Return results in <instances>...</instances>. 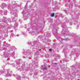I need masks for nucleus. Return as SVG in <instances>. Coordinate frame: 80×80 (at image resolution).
<instances>
[{
  "label": "nucleus",
  "instance_id": "nucleus-1",
  "mask_svg": "<svg viewBox=\"0 0 80 80\" xmlns=\"http://www.w3.org/2000/svg\"><path fill=\"white\" fill-rule=\"evenodd\" d=\"M4 73V75L6 77H9L11 76L12 74V72L8 70H5L3 72V71L1 70L0 71V73Z\"/></svg>",
  "mask_w": 80,
  "mask_h": 80
},
{
  "label": "nucleus",
  "instance_id": "nucleus-2",
  "mask_svg": "<svg viewBox=\"0 0 80 80\" xmlns=\"http://www.w3.org/2000/svg\"><path fill=\"white\" fill-rule=\"evenodd\" d=\"M12 27V25H7L5 26V28L7 29H8L9 28H11Z\"/></svg>",
  "mask_w": 80,
  "mask_h": 80
},
{
  "label": "nucleus",
  "instance_id": "nucleus-3",
  "mask_svg": "<svg viewBox=\"0 0 80 80\" xmlns=\"http://www.w3.org/2000/svg\"><path fill=\"white\" fill-rule=\"evenodd\" d=\"M7 7V5H6V4L5 3H3V4H2L1 7L2 8H3L4 7Z\"/></svg>",
  "mask_w": 80,
  "mask_h": 80
},
{
  "label": "nucleus",
  "instance_id": "nucleus-4",
  "mask_svg": "<svg viewBox=\"0 0 80 80\" xmlns=\"http://www.w3.org/2000/svg\"><path fill=\"white\" fill-rule=\"evenodd\" d=\"M18 24L17 23H15L14 24V26L13 27L14 28V29H15V30H16V27H18Z\"/></svg>",
  "mask_w": 80,
  "mask_h": 80
},
{
  "label": "nucleus",
  "instance_id": "nucleus-5",
  "mask_svg": "<svg viewBox=\"0 0 80 80\" xmlns=\"http://www.w3.org/2000/svg\"><path fill=\"white\" fill-rule=\"evenodd\" d=\"M6 53V51L5 52L4 56L5 57H8V54L5 53Z\"/></svg>",
  "mask_w": 80,
  "mask_h": 80
},
{
  "label": "nucleus",
  "instance_id": "nucleus-6",
  "mask_svg": "<svg viewBox=\"0 0 80 80\" xmlns=\"http://www.w3.org/2000/svg\"><path fill=\"white\" fill-rule=\"evenodd\" d=\"M11 14L13 15L15 14V11L13 10V11H11Z\"/></svg>",
  "mask_w": 80,
  "mask_h": 80
},
{
  "label": "nucleus",
  "instance_id": "nucleus-7",
  "mask_svg": "<svg viewBox=\"0 0 80 80\" xmlns=\"http://www.w3.org/2000/svg\"><path fill=\"white\" fill-rule=\"evenodd\" d=\"M4 22L5 23H7L9 21H8V20L7 19L6 20L5 19L4 20Z\"/></svg>",
  "mask_w": 80,
  "mask_h": 80
},
{
  "label": "nucleus",
  "instance_id": "nucleus-8",
  "mask_svg": "<svg viewBox=\"0 0 80 80\" xmlns=\"http://www.w3.org/2000/svg\"><path fill=\"white\" fill-rule=\"evenodd\" d=\"M49 35H50V34L49 33H48V34H47V35H45V37H48L49 36Z\"/></svg>",
  "mask_w": 80,
  "mask_h": 80
},
{
  "label": "nucleus",
  "instance_id": "nucleus-9",
  "mask_svg": "<svg viewBox=\"0 0 80 80\" xmlns=\"http://www.w3.org/2000/svg\"><path fill=\"white\" fill-rule=\"evenodd\" d=\"M51 17H54V13H53V14H52L51 15Z\"/></svg>",
  "mask_w": 80,
  "mask_h": 80
},
{
  "label": "nucleus",
  "instance_id": "nucleus-10",
  "mask_svg": "<svg viewBox=\"0 0 80 80\" xmlns=\"http://www.w3.org/2000/svg\"><path fill=\"white\" fill-rule=\"evenodd\" d=\"M17 17H15V18H13V19H14V20L16 21V20H17ZM15 19H16V20H15Z\"/></svg>",
  "mask_w": 80,
  "mask_h": 80
},
{
  "label": "nucleus",
  "instance_id": "nucleus-11",
  "mask_svg": "<svg viewBox=\"0 0 80 80\" xmlns=\"http://www.w3.org/2000/svg\"><path fill=\"white\" fill-rule=\"evenodd\" d=\"M63 30H67V27H65V28H64V29H63Z\"/></svg>",
  "mask_w": 80,
  "mask_h": 80
},
{
  "label": "nucleus",
  "instance_id": "nucleus-12",
  "mask_svg": "<svg viewBox=\"0 0 80 80\" xmlns=\"http://www.w3.org/2000/svg\"><path fill=\"white\" fill-rule=\"evenodd\" d=\"M72 69L75 70V68L74 67H72Z\"/></svg>",
  "mask_w": 80,
  "mask_h": 80
},
{
  "label": "nucleus",
  "instance_id": "nucleus-13",
  "mask_svg": "<svg viewBox=\"0 0 80 80\" xmlns=\"http://www.w3.org/2000/svg\"><path fill=\"white\" fill-rule=\"evenodd\" d=\"M47 68L46 67H45L44 68H43L42 69L43 70H47Z\"/></svg>",
  "mask_w": 80,
  "mask_h": 80
},
{
  "label": "nucleus",
  "instance_id": "nucleus-14",
  "mask_svg": "<svg viewBox=\"0 0 80 80\" xmlns=\"http://www.w3.org/2000/svg\"><path fill=\"white\" fill-rule=\"evenodd\" d=\"M17 79L18 80H21V78L19 77V78H18Z\"/></svg>",
  "mask_w": 80,
  "mask_h": 80
},
{
  "label": "nucleus",
  "instance_id": "nucleus-15",
  "mask_svg": "<svg viewBox=\"0 0 80 80\" xmlns=\"http://www.w3.org/2000/svg\"><path fill=\"white\" fill-rule=\"evenodd\" d=\"M65 61H66V62H68V61H67V58H66L65 59Z\"/></svg>",
  "mask_w": 80,
  "mask_h": 80
},
{
  "label": "nucleus",
  "instance_id": "nucleus-16",
  "mask_svg": "<svg viewBox=\"0 0 80 80\" xmlns=\"http://www.w3.org/2000/svg\"><path fill=\"white\" fill-rule=\"evenodd\" d=\"M17 68V69H18V70H19V69H20V67H18Z\"/></svg>",
  "mask_w": 80,
  "mask_h": 80
},
{
  "label": "nucleus",
  "instance_id": "nucleus-17",
  "mask_svg": "<svg viewBox=\"0 0 80 80\" xmlns=\"http://www.w3.org/2000/svg\"><path fill=\"white\" fill-rule=\"evenodd\" d=\"M12 54H13V55H12V57H13V55H14V52H13V53H12Z\"/></svg>",
  "mask_w": 80,
  "mask_h": 80
},
{
  "label": "nucleus",
  "instance_id": "nucleus-18",
  "mask_svg": "<svg viewBox=\"0 0 80 80\" xmlns=\"http://www.w3.org/2000/svg\"><path fill=\"white\" fill-rule=\"evenodd\" d=\"M49 51L50 52H52V49H49Z\"/></svg>",
  "mask_w": 80,
  "mask_h": 80
},
{
  "label": "nucleus",
  "instance_id": "nucleus-19",
  "mask_svg": "<svg viewBox=\"0 0 80 80\" xmlns=\"http://www.w3.org/2000/svg\"><path fill=\"white\" fill-rule=\"evenodd\" d=\"M38 29H39V28H36V30H38Z\"/></svg>",
  "mask_w": 80,
  "mask_h": 80
},
{
  "label": "nucleus",
  "instance_id": "nucleus-20",
  "mask_svg": "<svg viewBox=\"0 0 80 80\" xmlns=\"http://www.w3.org/2000/svg\"><path fill=\"white\" fill-rule=\"evenodd\" d=\"M72 54L73 55L74 54V52H72Z\"/></svg>",
  "mask_w": 80,
  "mask_h": 80
},
{
  "label": "nucleus",
  "instance_id": "nucleus-21",
  "mask_svg": "<svg viewBox=\"0 0 80 80\" xmlns=\"http://www.w3.org/2000/svg\"><path fill=\"white\" fill-rule=\"evenodd\" d=\"M2 68H4V67H5V66H3L2 67Z\"/></svg>",
  "mask_w": 80,
  "mask_h": 80
},
{
  "label": "nucleus",
  "instance_id": "nucleus-22",
  "mask_svg": "<svg viewBox=\"0 0 80 80\" xmlns=\"http://www.w3.org/2000/svg\"><path fill=\"white\" fill-rule=\"evenodd\" d=\"M4 15H7V13L5 14V13H4Z\"/></svg>",
  "mask_w": 80,
  "mask_h": 80
},
{
  "label": "nucleus",
  "instance_id": "nucleus-23",
  "mask_svg": "<svg viewBox=\"0 0 80 80\" xmlns=\"http://www.w3.org/2000/svg\"><path fill=\"white\" fill-rule=\"evenodd\" d=\"M69 36H71V33H70V34H69Z\"/></svg>",
  "mask_w": 80,
  "mask_h": 80
},
{
  "label": "nucleus",
  "instance_id": "nucleus-24",
  "mask_svg": "<svg viewBox=\"0 0 80 80\" xmlns=\"http://www.w3.org/2000/svg\"><path fill=\"white\" fill-rule=\"evenodd\" d=\"M50 40V41H49V42H51V40Z\"/></svg>",
  "mask_w": 80,
  "mask_h": 80
},
{
  "label": "nucleus",
  "instance_id": "nucleus-25",
  "mask_svg": "<svg viewBox=\"0 0 80 80\" xmlns=\"http://www.w3.org/2000/svg\"><path fill=\"white\" fill-rule=\"evenodd\" d=\"M26 7H27V6L26 5Z\"/></svg>",
  "mask_w": 80,
  "mask_h": 80
},
{
  "label": "nucleus",
  "instance_id": "nucleus-26",
  "mask_svg": "<svg viewBox=\"0 0 80 80\" xmlns=\"http://www.w3.org/2000/svg\"><path fill=\"white\" fill-rule=\"evenodd\" d=\"M65 53H66L65 52Z\"/></svg>",
  "mask_w": 80,
  "mask_h": 80
},
{
  "label": "nucleus",
  "instance_id": "nucleus-27",
  "mask_svg": "<svg viewBox=\"0 0 80 80\" xmlns=\"http://www.w3.org/2000/svg\"><path fill=\"white\" fill-rule=\"evenodd\" d=\"M8 80V79H7V80Z\"/></svg>",
  "mask_w": 80,
  "mask_h": 80
},
{
  "label": "nucleus",
  "instance_id": "nucleus-28",
  "mask_svg": "<svg viewBox=\"0 0 80 80\" xmlns=\"http://www.w3.org/2000/svg\"><path fill=\"white\" fill-rule=\"evenodd\" d=\"M12 19H13V18H12Z\"/></svg>",
  "mask_w": 80,
  "mask_h": 80
},
{
  "label": "nucleus",
  "instance_id": "nucleus-29",
  "mask_svg": "<svg viewBox=\"0 0 80 80\" xmlns=\"http://www.w3.org/2000/svg\"><path fill=\"white\" fill-rule=\"evenodd\" d=\"M46 34L45 33V35Z\"/></svg>",
  "mask_w": 80,
  "mask_h": 80
},
{
  "label": "nucleus",
  "instance_id": "nucleus-30",
  "mask_svg": "<svg viewBox=\"0 0 80 80\" xmlns=\"http://www.w3.org/2000/svg\"><path fill=\"white\" fill-rule=\"evenodd\" d=\"M34 33V32H32V33Z\"/></svg>",
  "mask_w": 80,
  "mask_h": 80
}]
</instances>
